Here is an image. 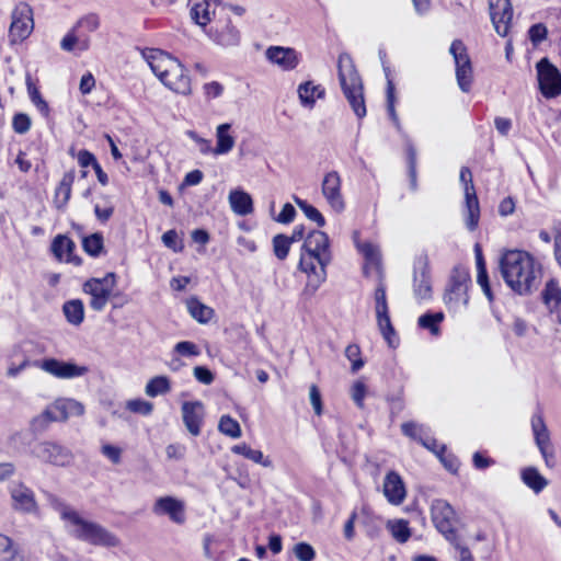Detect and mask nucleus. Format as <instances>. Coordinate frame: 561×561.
Returning a JSON list of instances; mask_svg holds the SVG:
<instances>
[{
	"label": "nucleus",
	"mask_w": 561,
	"mask_h": 561,
	"mask_svg": "<svg viewBox=\"0 0 561 561\" xmlns=\"http://www.w3.org/2000/svg\"><path fill=\"white\" fill-rule=\"evenodd\" d=\"M500 272L507 286L518 295H527L540 285L541 266L525 251L511 250L500 259Z\"/></svg>",
	"instance_id": "nucleus-1"
},
{
	"label": "nucleus",
	"mask_w": 561,
	"mask_h": 561,
	"mask_svg": "<svg viewBox=\"0 0 561 561\" xmlns=\"http://www.w3.org/2000/svg\"><path fill=\"white\" fill-rule=\"evenodd\" d=\"M141 54L152 72L168 89L182 95L191 94V78L176 58L154 48L145 49Z\"/></svg>",
	"instance_id": "nucleus-2"
},
{
	"label": "nucleus",
	"mask_w": 561,
	"mask_h": 561,
	"mask_svg": "<svg viewBox=\"0 0 561 561\" xmlns=\"http://www.w3.org/2000/svg\"><path fill=\"white\" fill-rule=\"evenodd\" d=\"M339 80L345 98L358 118L366 115L362 79L348 54H341L337 59Z\"/></svg>",
	"instance_id": "nucleus-3"
},
{
	"label": "nucleus",
	"mask_w": 561,
	"mask_h": 561,
	"mask_svg": "<svg viewBox=\"0 0 561 561\" xmlns=\"http://www.w3.org/2000/svg\"><path fill=\"white\" fill-rule=\"evenodd\" d=\"M61 518L71 527L70 534L76 538L95 546L114 547L117 538L101 525L82 518L78 512L69 506L60 511Z\"/></svg>",
	"instance_id": "nucleus-4"
},
{
	"label": "nucleus",
	"mask_w": 561,
	"mask_h": 561,
	"mask_svg": "<svg viewBox=\"0 0 561 561\" xmlns=\"http://www.w3.org/2000/svg\"><path fill=\"white\" fill-rule=\"evenodd\" d=\"M61 518L71 527L70 534L76 538L95 546L114 547L117 538L101 525L82 518L78 512L69 506L60 511Z\"/></svg>",
	"instance_id": "nucleus-5"
},
{
	"label": "nucleus",
	"mask_w": 561,
	"mask_h": 561,
	"mask_svg": "<svg viewBox=\"0 0 561 561\" xmlns=\"http://www.w3.org/2000/svg\"><path fill=\"white\" fill-rule=\"evenodd\" d=\"M116 285V274L107 273L101 278H90L83 284V291L90 295L89 306L94 311H102L112 297L113 289Z\"/></svg>",
	"instance_id": "nucleus-6"
},
{
	"label": "nucleus",
	"mask_w": 561,
	"mask_h": 561,
	"mask_svg": "<svg viewBox=\"0 0 561 561\" xmlns=\"http://www.w3.org/2000/svg\"><path fill=\"white\" fill-rule=\"evenodd\" d=\"M330 264L322 263L317 256L300 254L298 270L306 274L307 282L302 294L309 297L313 296L320 286L327 280V267Z\"/></svg>",
	"instance_id": "nucleus-7"
},
{
	"label": "nucleus",
	"mask_w": 561,
	"mask_h": 561,
	"mask_svg": "<svg viewBox=\"0 0 561 561\" xmlns=\"http://www.w3.org/2000/svg\"><path fill=\"white\" fill-rule=\"evenodd\" d=\"M469 284V273L462 268H455L444 295V301L450 310L457 311L460 307L468 305Z\"/></svg>",
	"instance_id": "nucleus-8"
},
{
	"label": "nucleus",
	"mask_w": 561,
	"mask_h": 561,
	"mask_svg": "<svg viewBox=\"0 0 561 561\" xmlns=\"http://www.w3.org/2000/svg\"><path fill=\"white\" fill-rule=\"evenodd\" d=\"M431 517L436 529L449 542L456 541V513L447 501L442 499L434 500L431 505Z\"/></svg>",
	"instance_id": "nucleus-9"
},
{
	"label": "nucleus",
	"mask_w": 561,
	"mask_h": 561,
	"mask_svg": "<svg viewBox=\"0 0 561 561\" xmlns=\"http://www.w3.org/2000/svg\"><path fill=\"white\" fill-rule=\"evenodd\" d=\"M465 190V224L469 231H474L479 225L480 206L476 194L472 173L469 168L462 167L459 175Z\"/></svg>",
	"instance_id": "nucleus-10"
},
{
	"label": "nucleus",
	"mask_w": 561,
	"mask_h": 561,
	"mask_svg": "<svg viewBox=\"0 0 561 561\" xmlns=\"http://www.w3.org/2000/svg\"><path fill=\"white\" fill-rule=\"evenodd\" d=\"M537 78L539 90L547 99H553L561 94V73L548 58L540 59L537 65Z\"/></svg>",
	"instance_id": "nucleus-11"
},
{
	"label": "nucleus",
	"mask_w": 561,
	"mask_h": 561,
	"mask_svg": "<svg viewBox=\"0 0 561 561\" xmlns=\"http://www.w3.org/2000/svg\"><path fill=\"white\" fill-rule=\"evenodd\" d=\"M375 310L380 333L389 346H394V343L397 342L396 331L390 321L386 286L382 280L379 282L375 290Z\"/></svg>",
	"instance_id": "nucleus-12"
},
{
	"label": "nucleus",
	"mask_w": 561,
	"mask_h": 561,
	"mask_svg": "<svg viewBox=\"0 0 561 561\" xmlns=\"http://www.w3.org/2000/svg\"><path fill=\"white\" fill-rule=\"evenodd\" d=\"M456 66V78L462 92H469L472 83V66L467 48L460 39H455L449 48Z\"/></svg>",
	"instance_id": "nucleus-13"
},
{
	"label": "nucleus",
	"mask_w": 561,
	"mask_h": 561,
	"mask_svg": "<svg viewBox=\"0 0 561 561\" xmlns=\"http://www.w3.org/2000/svg\"><path fill=\"white\" fill-rule=\"evenodd\" d=\"M32 454L43 462L61 467L69 465L73 459L72 453L67 447L50 440L37 443Z\"/></svg>",
	"instance_id": "nucleus-14"
},
{
	"label": "nucleus",
	"mask_w": 561,
	"mask_h": 561,
	"mask_svg": "<svg viewBox=\"0 0 561 561\" xmlns=\"http://www.w3.org/2000/svg\"><path fill=\"white\" fill-rule=\"evenodd\" d=\"M34 28L32 8L22 3L12 13V23L9 30V38L12 44L26 39Z\"/></svg>",
	"instance_id": "nucleus-15"
},
{
	"label": "nucleus",
	"mask_w": 561,
	"mask_h": 561,
	"mask_svg": "<svg viewBox=\"0 0 561 561\" xmlns=\"http://www.w3.org/2000/svg\"><path fill=\"white\" fill-rule=\"evenodd\" d=\"M33 366L38 367L45 373L59 379H72L81 377L89 371L87 366H79L75 363L64 362L57 358L34 360Z\"/></svg>",
	"instance_id": "nucleus-16"
},
{
	"label": "nucleus",
	"mask_w": 561,
	"mask_h": 561,
	"mask_svg": "<svg viewBox=\"0 0 561 561\" xmlns=\"http://www.w3.org/2000/svg\"><path fill=\"white\" fill-rule=\"evenodd\" d=\"M300 254L317 256L324 264H331L333 255L328 234L320 230L310 231L301 245Z\"/></svg>",
	"instance_id": "nucleus-17"
},
{
	"label": "nucleus",
	"mask_w": 561,
	"mask_h": 561,
	"mask_svg": "<svg viewBox=\"0 0 561 561\" xmlns=\"http://www.w3.org/2000/svg\"><path fill=\"white\" fill-rule=\"evenodd\" d=\"M530 425L536 446L545 459L546 465L551 466V461L554 458V450L550 438V432L543 420L541 411H537L533 414Z\"/></svg>",
	"instance_id": "nucleus-18"
},
{
	"label": "nucleus",
	"mask_w": 561,
	"mask_h": 561,
	"mask_svg": "<svg viewBox=\"0 0 561 561\" xmlns=\"http://www.w3.org/2000/svg\"><path fill=\"white\" fill-rule=\"evenodd\" d=\"M491 21L500 36H506L513 19V8L510 0H489Z\"/></svg>",
	"instance_id": "nucleus-19"
},
{
	"label": "nucleus",
	"mask_w": 561,
	"mask_h": 561,
	"mask_svg": "<svg viewBox=\"0 0 561 561\" xmlns=\"http://www.w3.org/2000/svg\"><path fill=\"white\" fill-rule=\"evenodd\" d=\"M342 181L336 171L327 173L323 178L321 191L331 208L336 213H342L345 208V202L341 192Z\"/></svg>",
	"instance_id": "nucleus-20"
},
{
	"label": "nucleus",
	"mask_w": 561,
	"mask_h": 561,
	"mask_svg": "<svg viewBox=\"0 0 561 561\" xmlns=\"http://www.w3.org/2000/svg\"><path fill=\"white\" fill-rule=\"evenodd\" d=\"M152 512L157 516H168L173 523L182 525L185 523L184 502L173 496H161L156 500Z\"/></svg>",
	"instance_id": "nucleus-21"
},
{
	"label": "nucleus",
	"mask_w": 561,
	"mask_h": 561,
	"mask_svg": "<svg viewBox=\"0 0 561 561\" xmlns=\"http://www.w3.org/2000/svg\"><path fill=\"white\" fill-rule=\"evenodd\" d=\"M206 33L213 42L222 47L237 46L240 43V32L230 19L217 21Z\"/></svg>",
	"instance_id": "nucleus-22"
},
{
	"label": "nucleus",
	"mask_w": 561,
	"mask_h": 561,
	"mask_svg": "<svg viewBox=\"0 0 561 561\" xmlns=\"http://www.w3.org/2000/svg\"><path fill=\"white\" fill-rule=\"evenodd\" d=\"M266 59L284 71L294 70L300 62V54L291 47L271 46L265 51Z\"/></svg>",
	"instance_id": "nucleus-23"
},
{
	"label": "nucleus",
	"mask_w": 561,
	"mask_h": 561,
	"mask_svg": "<svg viewBox=\"0 0 561 561\" xmlns=\"http://www.w3.org/2000/svg\"><path fill=\"white\" fill-rule=\"evenodd\" d=\"M182 419L186 430L193 436L201 434L204 420V405L199 401H186L182 404Z\"/></svg>",
	"instance_id": "nucleus-24"
},
{
	"label": "nucleus",
	"mask_w": 561,
	"mask_h": 561,
	"mask_svg": "<svg viewBox=\"0 0 561 561\" xmlns=\"http://www.w3.org/2000/svg\"><path fill=\"white\" fill-rule=\"evenodd\" d=\"M48 407L55 414L56 422H66L70 416L84 414V405L72 398H58Z\"/></svg>",
	"instance_id": "nucleus-25"
},
{
	"label": "nucleus",
	"mask_w": 561,
	"mask_h": 561,
	"mask_svg": "<svg viewBox=\"0 0 561 561\" xmlns=\"http://www.w3.org/2000/svg\"><path fill=\"white\" fill-rule=\"evenodd\" d=\"M383 495L392 505H400L403 503L407 491L401 477L397 472L390 471L386 474L383 481Z\"/></svg>",
	"instance_id": "nucleus-26"
},
{
	"label": "nucleus",
	"mask_w": 561,
	"mask_h": 561,
	"mask_svg": "<svg viewBox=\"0 0 561 561\" xmlns=\"http://www.w3.org/2000/svg\"><path fill=\"white\" fill-rule=\"evenodd\" d=\"M75 249V242L64 234L56 236L51 242V251L59 261H66L67 263L79 266L82 260L73 254Z\"/></svg>",
	"instance_id": "nucleus-27"
},
{
	"label": "nucleus",
	"mask_w": 561,
	"mask_h": 561,
	"mask_svg": "<svg viewBox=\"0 0 561 561\" xmlns=\"http://www.w3.org/2000/svg\"><path fill=\"white\" fill-rule=\"evenodd\" d=\"M218 0H194L190 15L193 22L203 28L211 21Z\"/></svg>",
	"instance_id": "nucleus-28"
},
{
	"label": "nucleus",
	"mask_w": 561,
	"mask_h": 561,
	"mask_svg": "<svg viewBox=\"0 0 561 561\" xmlns=\"http://www.w3.org/2000/svg\"><path fill=\"white\" fill-rule=\"evenodd\" d=\"M13 506L23 512H33L36 507L33 491L24 484H15L11 488Z\"/></svg>",
	"instance_id": "nucleus-29"
},
{
	"label": "nucleus",
	"mask_w": 561,
	"mask_h": 561,
	"mask_svg": "<svg viewBox=\"0 0 561 561\" xmlns=\"http://www.w3.org/2000/svg\"><path fill=\"white\" fill-rule=\"evenodd\" d=\"M432 294L428 267L425 262L420 263L414 272V295L417 299H428Z\"/></svg>",
	"instance_id": "nucleus-30"
},
{
	"label": "nucleus",
	"mask_w": 561,
	"mask_h": 561,
	"mask_svg": "<svg viewBox=\"0 0 561 561\" xmlns=\"http://www.w3.org/2000/svg\"><path fill=\"white\" fill-rule=\"evenodd\" d=\"M75 178V170L67 171L56 187L54 203L58 209L64 208L70 199Z\"/></svg>",
	"instance_id": "nucleus-31"
},
{
	"label": "nucleus",
	"mask_w": 561,
	"mask_h": 561,
	"mask_svg": "<svg viewBox=\"0 0 561 561\" xmlns=\"http://www.w3.org/2000/svg\"><path fill=\"white\" fill-rule=\"evenodd\" d=\"M298 96L302 106L312 108L316 100L324 96V89L320 84L307 81L299 84Z\"/></svg>",
	"instance_id": "nucleus-32"
},
{
	"label": "nucleus",
	"mask_w": 561,
	"mask_h": 561,
	"mask_svg": "<svg viewBox=\"0 0 561 561\" xmlns=\"http://www.w3.org/2000/svg\"><path fill=\"white\" fill-rule=\"evenodd\" d=\"M229 203L234 214L247 216L253 211L251 196L241 190H233L229 194Z\"/></svg>",
	"instance_id": "nucleus-33"
},
{
	"label": "nucleus",
	"mask_w": 561,
	"mask_h": 561,
	"mask_svg": "<svg viewBox=\"0 0 561 561\" xmlns=\"http://www.w3.org/2000/svg\"><path fill=\"white\" fill-rule=\"evenodd\" d=\"M231 125L229 123L220 124L216 128L217 144L214 148V154H226L230 152L234 146V137L229 134Z\"/></svg>",
	"instance_id": "nucleus-34"
},
{
	"label": "nucleus",
	"mask_w": 561,
	"mask_h": 561,
	"mask_svg": "<svg viewBox=\"0 0 561 561\" xmlns=\"http://www.w3.org/2000/svg\"><path fill=\"white\" fill-rule=\"evenodd\" d=\"M231 451L236 455H241L244 458L259 463L265 468H272L273 461L270 457H265L261 450L251 448L248 444L241 443L238 445H234L231 448Z\"/></svg>",
	"instance_id": "nucleus-35"
},
{
	"label": "nucleus",
	"mask_w": 561,
	"mask_h": 561,
	"mask_svg": "<svg viewBox=\"0 0 561 561\" xmlns=\"http://www.w3.org/2000/svg\"><path fill=\"white\" fill-rule=\"evenodd\" d=\"M356 247L366 260V265L364 267L365 274L368 273L369 266L376 268L377 271H380L381 255L379 248L370 242H356Z\"/></svg>",
	"instance_id": "nucleus-36"
},
{
	"label": "nucleus",
	"mask_w": 561,
	"mask_h": 561,
	"mask_svg": "<svg viewBox=\"0 0 561 561\" xmlns=\"http://www.w3.org/2000/svg\"><path fill=\"white\" fill-rule=\"evenodd\" d=\"M76 46L82 51L88 50L90 48V38L72 27L61 39L60 47L65 51H72Z\"/></svg>",
	"instance_id": "nucleus-37"
},
{
	"label": "nucleus",
	"mask_w": 561,
	"mask_h": 561,
	"mask_svg": "<svg viewBox=\"0 0 561 561\" xmlns=\"http://www.w3.org/2000/svg\"><path fill=\"white\" fill-rule=\"evenodd\" d=\"M187 310L192 318L199 323H207L214 317V309L193 297L186 301Z\"/></svg>",
	"instance_id": "nucleus-38"
},
{
	"label": "nucleus",
	"mask_w": 561,
	"mask_h": 561,
	"mask_svg": "<svg viewBox=\"0 0 561 561\" xmlns=\"http://www.w3.org/2000/svg\"><path fill=\"white\" fill-rule=\"evenodd\" d=\"M62 311L67 321L79 325L84 319V306L80 299H72L64 304Z\"/></svg>",
	"instance_id": "nucleus-39"
},
{
	"label": "nucleus",
	"mask_w": 561,
	"mask_h": 561,
	"mask_svg": "<svg viewBox=\"0 0 561 561\" xmlns=\"http://www.w3.org/2000/svg\"><path fill=\"white\" fill-rule=\"evenodd\" d=\"M522 480L528 488H530L536 493L542 491L548 484V481L534 467L525 468L522 471Z\"/></svg>",
	"instance_id": "nucleus-40"
},
{
	"label": "nucleus",
	"mask_w": 561,
	"mask_h": 561,
	"mask_svg": "<svg viewBox=\"0 0 561 561\" xmlns=\"http://www.w3.org/2000/svg\"><path fill=\"white\" fill-rule=\"evenodd\" d=\"M54 422H56L55 414L47 405L41 414L32 419L30 423V428L34 434H41L45 432L48 428V426Z\"/></svg>",
	"instance_id": "nucleus-41"
},
{
	"label": "nucleus",
	"mask_w": 561,
	"mask_h": 561,
	"mask_svg": "<svg viewBox=\"0 0 561 561\" xmlns=\"http://www.w3.org/2000/svg\"><path fill=\"white\" fill-rule=\"evenodd\" d=\"M171 390L170 380L165 376H156L146 385L145 392L147 396L154 398L159 394H165Z\"/></svg>",
	"instance_id": "nucleus-42"
},
{
	"label": "nucleus",
	"mask_w": 561,
	"mask_h": 561,
	"mask_svg": "<svg viewBox=\"0 0 561 561\" xmlns=\"http://www.w3.org/2000/svg\"><path fill=\"white\" fill-rule=\"evenodd\" d=\"M0 552L3 561H23V554L13 547L12 540L0 534Z\"/></svg>",
	"instance_id": "nucleus-43"
},
{
	"label": "nucleus",
	"mask_w": 561,
	"mask_h": 561,
	"mask_svg": "<svg viewBox=\"0 0 561 561\" xmlns=\"http://www.w3.org/2000/svg\"><path fill=\"white\" fill-rule=\"evenodd\" d=\"M444 320L443 312H435L431 313L427 312L425 314H422L417 323L422 329L430 330V332L434 335H437L439 333V327L438 324Z\"/></svg>",
	"instance_id": "nucleus-44"
},
{
	"label": "nucleus",
	"mask_w": 561,
	"mask_h": 561,
	"mask_svg": "<svg viewBox=\"0 0 561 561\" xmlns=\"http://www.w3.org/2000/svg\"><path fill=\"white\" fill-rule=\"evenodd\" d=\"M388 528H389L392 537L398 542H401V543L407 542L409 540V538L411 537L409 524L404 519L389 522Z\"/></svg>",
	"instance_id": "nucleus-45"
},
{
	"label": "nucleus",
	"mask_w": 561,
	"mask_h": 561,
	"mask_svg": "<svg viewBox=\"0 0 561 561\" xmlns=\"http://www.w3.org/2000/svg\"><path fill=\"white\" fill-rule=\"evenodd\" d=\"M83 250L91 256L96 257L103 251V237L101 233H93L82 240Z\"/></svg>",
	"instance_id": "nucleus-46"
},
{
	"label": "nucleus",
	"mask_w": 561,
	"mask_h": 561,
	"mask_svg": "<svg viewBox=\"0 0 561 561\" xmlns=\"http://www.w3.org/2000/svg\"><path fill=\"white\" fill-rule=\"evenodd\" d=\"M297 206L304 211L306 217L312 221H314L318 227H323L325 225V219L322 214L312 205L308 204L306 201L300 199L298 197L294 198Z\"/></svg>",
	"instance_id": "nucleus-47"
},
{
	"label": "nucleus",
	"mask_w": 561,
	"mask_h": 561,
	"mask_svg": "<svg viewBox=\"0 0 561 561\" xmlns=\"http://www.w3.org/2000/svg\"><path fill=\"white\" fill-rule=\"evenodd\" d=\"M543 300L550 307H558L561 302V289L558 283L553 279L547 283L546 288L543 290Z\"/></svg>",
	"instance_id": "nucleus-48"
},
{
	"label": "nucleus",
	"mask_w": 561,
	"mask_h": 561,
	"mask_svg": "<svg viewBox=\"0 0 561 561\" xmlns=\"http://www.w3.org/2000/svg\"><path fill=\"white\" fill-rule=\"evenodd\" d=\"M218 430L232 438H239L241 436L240 424L229 415H222L220 417Z\"/></svg>",
	"instance_id": "nucleus-49"
},
{
	"label": "nucleus",
	"mask_w": 561,
	"mask_h": 561,
	"mask_svg": "<svg viewBox=\"0 0 561 561\" xmlns=\"http://www.w3.org/2000/svg\"><path fill=\"white\" fill-rule=\"evenodd\" d=\"M26 85L28 90V94L31 98V101L34 103V105L37 107V110L44 115L48 116L49 107L46 101L42 98L38 89L33 84L30 77L26 79Z\"/></svg>",
	"instance_id": "nucleus-50"
},
{
	"label": "nucleus",
	"mask_w": 561,
	"mask_h": 561,
	"mask_svg": "<svg viewBox=\"0 0 561 561\" xmlns=\"http://www.w3.org/2000/svg\"><path fill=\"white\" fill-rule=\"evenodd\" d=\"M290 241L288 240L286 234H276L273 238V251L275 256L278 260H285L289 253L290 249Z\"/></svg>",
	"instance_id": "nucleus-51"
},
{
	"label": "nucleus",
	"mask_w": 561,
	"mask_h": 561,
	"mask_svg": "<svg viewBox=\"0 0 561 561\" xmlns=\"http://www.w3.org/2000/svg\"><path fill=\"white\" fill-rule=\"evenodd\" d=\"M100 27V18L95 13H89L80 18L73 25V28L79 32L84 30L87 32H95Z\"/></svg>",
	"instance_id": "nucleus-52"
},
{
	"label": "nucleus",
	"mask_w": 561,
	"mask_h": 561,
	"mask_svg": "<svg viewBox=\"0 0 561 561\" xmlns=\"http://www.w3.org/2000/svg\"><path fill=\"white\" fill-rule=\"evenodd\" d=\"M387 107L391 121L396 125L397 129L400 130L401 124L394 108V85L390 79H388L387 83Z\"/></svg>",
	"instance_id": "nucleus-53"
},
{
	"label": "nucleus",
	"mask_w": 561,
	"mask_h": 561,
	"mask_svg": "<svg viewBox=\"0 0 561 561\" xmlns=\"http://www.w3.org/2000/svg\"><path fill=\"white\" fill-rule=\"evenodd\" d=\"M345 356L352 363V371L356 373L364 366L360 348L357 344H350L345 348Z\"/></svg>",
	"instance_id": "nucleus-54"
},
{
	"label": "nucleus",
	"mask_w": 561,
	"mask_h": 561,
	"mask_svg": "<svg viewBox=\"0 0 561 561\" xmlns=\"http://www.w3.org/2000/svg\"><path fill=\"white\" fill-rule=\"evenodd\" d=\"M126 409L133 413L149 415L153 410V404L142 399H133L126 402Z\"/></svg>",
	"instance_id": "nucleus-55"
},
{
	"label": "nucleus",
	"mask_w": 561,
	"mask_h": 561,
	"mask_svg": "<svg viewBox=\"0 0 561 561\" xmlns=\"http://www.w3.org/2000/svg\"><path fill=\"white\" fill-rule=\"evenodd\" d=\"M401 431L405 436H408L414 440H417L419 443H420V436H424L427 433L426 428L423 425L416 424L414 422L403 423L401 425Z\"/></svg>",
	"instance_id": "nucleus-56"
},
{
	"label": "nucleus",
	"mask_w": 561,
	"mask_h": 561,
	"mask_svg": "<svg viewBox=\"0 0 561 561\" xmlns=\"http://www.w3.org/2000/svg\"><path fill=\"white\" fill-rule=\"evenodd\" d=\"M367 387L362 380H357L351 388V397L355 404L359 408H364V399L366 397Z\"/></svg>",
	"instance_id": "nucleus-57"
},
{
	"label": "nucleus",
	"mask_w": 561,
	"mask_h": 561,
	"mask_svg": "<svg viewBox=\"0 0 561 561\" xmlns=\"http://www.w3.org/2000/svg\"><path fill=\"white\" fill-rule=\"evenodd\" d=\"M294 553L299 561H313L316 558L314 549L306 542H299L294 547Z\"/></svg>",
	"instance_id": "nucleus-58"
},
{
	"label": "nucleus",
	"mask_w": 561,
	"mask_h": 561,
	"mask_svg": "<svg viewBox=\"0 0 561 561\" xmlns=\"http://www.w3.org/2000/svg\"><path fill=\"white\" fill-rule=\"evenodd\" d=\"M174 352L178 355L193 357L199 355V350L196 344L190 341H182L175 344Z\"/></svg>",
	"instance_id": "nucleus-59"
},
{
	"label": "nucleus",
	"mask_w": 561,
	"mask_h": 561,
	"mask_svg": "<svg viewBox=\"0 0 561 561\" xmlns=\"http://www.w3.org/2000/svg\"><path fill=\"white\" fill-rule=\"evenodd\" d=\"M477 283L481 286L489 301H493V293L491 290L486 267L477 268Z\"/></svg>",
	"instance_id": "nucleus-60"
},
{
	"label": "nucleus",
	"mask_w": 561,
	"mask_h": 561,
	"mask_svg": "<svg viewBox=\"0 0 561 561\" xmlns=\"http://www.w3.org/2000/svg\"><path fill=\"white\" fill-rule=\"evenodd\" d=\"M162 242L165 247L172 249L174 252H180L183 249L182 242L179 240L175 230H168L162 234Z\"/></svg>",
	"instance_id": "nucleus-61"
},
{
	"label": "nucleus",
	"mask_w": 561,
	"mask_h": 561,
	"mask_svg": "<svg viewBox=\"0 0 561 561\" xmlns=\"http://www.w3.org/2000/svg\"><path fill=\"white\" fill-rule=\"evenodd\" d=\"M12 126L15 133L25 134L31 127V119L26 114H15L13 117Z\"/></svg>",
	"instance_id": "nucleus-62"
},
{
	"label": "nucleus",
	"mask_w": 561,
	"mask_h": 561,
	"mask_svg": "<svg viewBox=\"0 0 561 561\" xmlns=\"http://www.w3.org/2000/svg\"><path fill=\"white\" fill-rule=\"evenodd\" d=\"M528 34H529V38H530L531 43L534 45H538L543 39H546L548 31L543 24L538 23V24L530 26Z\"/></svg>",
	"instance_id": "nucleus-63"
},
{
	"label": "nucleus",
	"mask_w": 561,
	"mask_h": 561,
	"mask_svg": "<svg viewBox=\"0 0 561 561\" xmlns=\"http://www.w3.org/2000/svg\"><path fill=\"white\" fill-rule=\"evenodd\" d=\"M420 444L437 456L445 453V446L439 445L437 440L434 437L428 436L427 433L424 436H420Z\"/></svg>",
	"instance_id": "nucleus-64"
}]
</instances>
